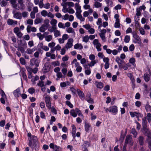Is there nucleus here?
I'll return each mask as SVG.
<instances>
[{
    "label": "nucleus",
    "instance_id": "obj_1",
    "mask_svg": "<svg viewBox=\"0 0 151 151\" xmlns=\"http://www.w3.org/2000/svg\"><path fill=\"white\" fill-rule=\"evenodd\" d=\"M77 114L79 116L83 117V115L81 111L78 108H76L75 109H71L70 112V115L73 117H77Z\"/></svg>",
    "mask_w": 151,
    "mask_h": 151
},
{
    "label": "nucleus",
    "instance_id": "obj_2",
    "mask_svg": "<svg viewBox=\"0 0 151 151\" xmlns=\"http://www.w3.org/2000/svg\"><path fill=\"white\" fill-rule=\"evenodd\" d=\"M133 37L134 39L133 40V42L135 44H138L139 45L142 44V42L140 38L139 35H137L135 31L132 32Z\"/></svg>",
    "mask_w": 151,
    "mask_h": 151
},
{
    "label": "nucleus",
    "instance_id": "obj_3",
    "mask_svg": "<svg viewBox=\"0 0 151 151\" xmlns=\"http://www.w3.org/2000/svg\"><path fill=\"white\" fill-rule=\"evenodd\" d=\"M147 124L146 117H144L142 119V125L143 127L144 134L145 133H148V134H149L150 132L147 128Z\"/></svg>",
    "mask_w": 151,
    "mask_h": 151
},
{
    "label": "nucleus",
    "instance_id": "obj_4",
    "mask_svg": "<svg viewBox=\"0 0 151 151\" xmlns=\"http://www.w3.org/2000/svg\"><path fill=\"white\" fill-rule=\"evenodd\" d=\"M29 141V145L31 146L36 145V143L38 140V139L37 136L32 135L31 137L28 138Z\"/></svg>",
    "mask_w": 151,
    "mask_h": 151
},
{
    "label": "nucleus",
    "instance_id": "obj_5",
    "mask_svg": "<svg viewBox=\"0 0 151 151\" xmlns=\"http://www.w3.org/2000/svg\"><path fill=\"white\" fill-rule=\"evenodd\" d=\"M45 100V101L46 105L48 109H50L51 107V103L50 101V97L49 95H47L46 93L44 94Z\"/></svg>",
    "mask_w": 151,
    "mask_h": 151
},
{
    "label": "nucleus",
    "instance_id": "obj_6",
    "mask_svg": "<svg viewBox=\"0 0 151 151\" xmlns=\"http://www.w3.org/2000/svg\"><path fill=\"white\" fill-rule=\"evenodd\" d=\"M17 21L12 19H9L7 20V24L10 26L14 27L17 24Z\"/></svg>",
    "mask_w": 151,
    "mask_h": 151
},
{
    "label": "nucleus",
    "instance_id": "obj_7",
    "mask_svg": "<svg viewBox=\"0 0 151 151\" xmlns=\"http://www.w3.org/2000/svg\"><path fill=\"white\" fill-rule=\"evenodd\" d=\"M145 134L147 136V139L148 146L149 148L151 151V137H150V132L149 134L148 133H145Z\"/></svg>",
    "mask_w": 151,
    "mask_h": 151
},
{
    "label": "nucleus",
    "instance_id": "obj_8",
    "mask_svg": "<svg viewBox=\"0 0 151 151\" xmlns=\"http://www.w3.org/2000/svg\"><path fill=\"white\" fill-rule=\"evenodd\" d=\"M73 39L71 38L69 39L68 40L67 42L65 45V47L67 49L70 48L71 47L73 46Z\"/></svg>",
    "mask_w": 151,
    "mask_h": 151
},
{
    "label": "nucleus",
    "instance_id": "obj_9",
    "mask_svg": "<svg viewBox=\"0 0 151 151\" xmlns=\"http://www.w3.org/2000/svg\"><path fill=\"white\" fill-rule=\"evenodd\" d=\"M108 111L110 112L115 113V114H116L117 112V107L115 106H113L109 108Z\"/></svg>",
    "mask_w": 151,
    "mask_h": 151
},
{
    "label": "nucleus",
    "instance_id": "obj_10",
    "mask_svg": "<svg viewBox=\"0 0 151 151\" xmlns=\"http://www.w3.org/2000/svg\"><path fill=\"white\" fill-rule=\"evenodd\" d=\"M49 146L51 149H53L52 151H59L60 147L56 145H54L52 143H51L49 145Z\"/></svg>",
    "mask_w": 151,
    "mask_h": 151
},
{
    "label": "nucleus",
    "instance_id": "obj_11",
    "mask_svg": "<svg viewBox=\"0 0 151 151\" xmlns=\"http://www.w3.org/2000/svg\"><path fill=\"white\" fill-rule=\"evenodd\" d=\"M75 7L76 12V14H81L82 12V10H81V6L79 5L78 3H76L75 4Z\"/></svg>",
    "mask_w": 151,
    "mask_h": 151
},
{
    "label": "nucleus",
    "instance_id": "obj_12",
    "mask_svg": "<svg viewBox=\"0 0 151 151\" xmlns=\"http://www.w3.org/2000/svg\"><path fill=\"white\" fill-rule=\"evenodd\" d=\"M72 127V135L73 138V139H75L76 137V128L74 125H72L71 126Z\"/></svg>",
    "mask_w": 151,
    "mask_h": 151
},
{
    "label": "nucleus",
    "instance_id": "obj_13",
    "mask_svg": "<svg viewBox=\"0 0 151 151\" xmlns=\"http://www.w3.org/2000/svg\"><path fill=\"white\" fill-rule=\"evenodd\" d=\"M27 30L28 33H29L31 31L35 32H36L37 31L35 27H31L29 25L27 26Z\"/></svg>",
    "mask_w": 151,
    "mask_h": 151
},
{
    "label": "nucleus",
    "instance_id": "obj_14",
    "mask_svg": "<svg viewBox=\"0 0 151 151\" xmlns=\"http://www.w3.org/2000/svg\"><path fill=\"white\" fill-rule=\"evenodd\" d=\"M86 101L89 104H93L94 103V101L93 99L91 98V94H88L86 96Z\"/></svg>",
    "mask_w": 151,
    "mask_h": 151
},
{
    "label": "nucleus",
    "instance_id": "obj_15",
    "mask_svg": "<svg viewBox=\"0 0 151 151\" xmlns=\"http://www.w3.org/2000/svg\"><path fill=\"white\" fill-rule=\"evenodd\" d=\"M94 84L98 88L101 89L103 87L104 84L102 82L96 81Z\"/></svg>",
    "mask_w": 151,
    "mask_h": 151
},
{
    "label": "nucleus",
    "instance_id": "obj_16",
    "mask_svg": "<svg viewBox=\"0 0 151 151\" xmlns=\"http://www.w3.org/2000/svg\"><path fill=\"white\" fill-rule=\"evenodd\" d=\"M13 94L16 97H18L20 95V90L19 88L15 90L13 92Z\"/></svg>",
    "mask_w": 151,
    "mask_h": 151
},
{
    "label": "nucleus",
    "instance_id": "obj_17",
    "mask_svg": "<svg viewBox=\"0 0 151 151\" xmlns=\"http://www.w3.org/2000/svg\"><path fill=\"white\" fill-rule=\"evenodd\" d=\"M91 125L88 122H85V130L86 132H88L89 131Z\"/></svg>",
    "mask_w": 151,
    "mask_h": 151
},
{
    "label": "nucleus",
    "instance_id": "obj_18",
    "mask_svg": "<svg viewBox=\"0 0 151 151\" xmlns=\"http://www.w3.org/2000/svg\"><path fill=\"white\" fill-rule=\"evenodd\" d=\"M77 92L79 97L81 99L84 97L85 95L82 91L79 89H77Z\"/></svg>",
    "mask_w": 151,
    "mask_h": 151
},
{
    "label": "nucleus",
    "instance_id": "obj_19",
    "mask_svg": "<svg viewBox=\"0 0 151 151\" xmlns=\"http://www.w3.org/2000/svg\"><path fill=\"white\" fill-rule=\"evenodd\" d=\"M27 68L28 71H30L32 73V72L34 74H36L38 71V68H37L32 69V68L29 67Z\"/></svg>",
    "mask_w": 151,
    "mask_h": 151
},
{
    "label": "nucleus",
    "instance_id": "obj_20",
    "mask_svg": "<svg viewBox=\"0 0 151 151\" xmlns=\"http://www.w3.org/2000/svg\"><path fill=\"white\" fill-rule=\"evenodd\" d=\"M37 60L35 58H32L31 60V64L32 65H35L36 67L39 66V63L38 62L36 63Z\"/></svg>",
    "mask_w": 151,
    "mask_h": 151
},
{
    "label": "nucleus",
    "instance_id": "obj_21",
    "mask_svg": "<svg viewBox=\"0 0 151 151\" xmlns=\"http://www.w3.org/2000/svg\"><path fill=\"white\" fill-rule=\"evenodd\" d=\"M20 4L19 6H18L17 4V7L19 8L17 9H21V10H23L25 8V5L23 4V2L22 3H19Z\"/></svg>",
    "mask_w": 151,
    "mask_h": 151
},
{
    "label": "nucleus",
    "instance_id": "obj_22",
    "mask_svg": "<svg viewBox=\"0 0 151 151\" xmlns=\"http://www.w3.org/2000/svg\"><path fill=\"white\" fill-rule=\"evenodd\" d=\"M132 137L130 135H127L126 137L125 143L126 144H128L130 143L131 141Z\"/></svg>",
    "mask_w": 151,
    "mask_h": 151
},
{
    "label": "nucleus",
    "instance_id": "obj_23",
    "mask_svg": "<svg viewBox=\"0 0 151 151\" xmlns=\"http://www.w3.org/2000/svg\"><path fill=\"white\" fill-rule=\"evenodd\" d=\"M25 71H26V70L24 69L22 70L21 72V75L24 79L26 80L27 78V76Z\"/></svg>",
    "mask_w": 151,
    "mask_h": 151
},
{
    "label": "nucleus",
    "instance_id": "obj_24",
    "mask_svg": "<svg viewBox=\"0 0 151 151\" xmlns=\"http://www.w3.org/2000/svg\"><path fill=\"white\" fill-rule=\"evenodd\" d=\"M74 48L75 49H79L81 50L83 48V46L81 44L77 43L74 45Z\"/></svg>",
    "mask_w": 151,
    "mask_h": 151
},
{
    "label": "nucleus",
    "instance_id": "obj_25",
    "mask_svg": "<svg viewBox=\"0 0 151 151\" xmlns=\"http://www.w3.org/2000/svg\"><path fill=\"white\" fill-rule=\"evenodd\" d=\"M16 0H10V2L11 3V4H12L13 8L15 9H17L19 8L18 7H17V8L16 7H17V4L16 3Z\"/></svg>",
    "mask_w": 151,
    "mask_h": 151
},
{
    "label": "nucleus",
    "instance_id": "obj_26",
    "mask_svg": "<svg viewBox=\"0 0 151 151\" xmlns=\"http://www.w3.org/2000/svg\"><path fill=\"white\" fill-rule=\"evenodd\" d=\"M62 11L65 13L68 12L69 13L72 14H73L75 12V11L74 9L71 8L67 9L65 11H64L63 9Z\"/></svg>",
    "mask_w": 151,
    "mask_h": 151
},
{
    "label": "nucleus",
    "instance_id": "obj_27",
    "mask_svg": "<svg viewBox=\"0 0 151 151\" xmlns=\"http://www.w3.org/2000/svg\"><path fill=\"white\" fill-rule=\"evenodd\" d=\"M43 70L44 72L47 73L50 70V67L48 65H45L43 68Z\"/></svg>",
    "mask_w": 151,
    "mask_h": 151
},
{
    "label": "nucleus",
    "instance_id": "obj_28",
    "mask_svg": "<svg viewBox=\"0 0 151 151\" xmlns=\"http://www.w3.org/2000/svg\"><path fill=\"white\" fill-rule=\"evenodd\" d=\"M144 79L145 81L147 82L150 79V75L147 73H145L143 76Z\"/></svg>",
    "mask_w": 151,
    "mask_h": 151
},
{
    "label": "nucleus",
    "instance_id": "obj_29",
    "mask_svg": "<svg viewBox=\"0 0 151 151\" xmlns=\"http://www.w3.org/2000/svg\"><path fill=\"white\" fill-rule=\"evenodd\" d=\"M14 17L16 19H20L22 18L21 14L18 12L15 13L14 14Z\"/></svg>",
    "mask_w": 151,
    "mask_h": 151
},
{
    "label": "nucleus",
    "instance_id": "obj_30",
    "mask_svg": "<svg viewBox=\"0 0 151 151\" xmlns=\"http://www.w3.org/2000/svg\"><path fill=\"white\" fill-rule=\"evenodd\" d=\"M130 40V36L129 35H126L125 36L124 41L126 43H128Z\"/></svg>",
    "mask_w": 151,
    "mask_h": 151
},
{
    "label": "nucleus",
    "instance_id": "obj_31",
    "mask_svg": "<svg viewBox=\"0 0 151 151\" xmlns=\"http://www.w3.org/2000/svg\"><path fill=\"white\" fill-rule=\"evenodd\" d=\"M144 138L143 137L140 136L139 138V142L140 145H142L144 144Z\"/></svg>",
    "mask_w": 151,
    "mask_h": 151
},
{
    "label": "nucleus",
    "instance_id": "obj_32",
    "mask_svg": "<svg viewBox=\"0 0 151 151\" xmlns=\"http://www.w3.org/2000/svg\"><path fill=\"white\" fill-rule=\"evenodd\" d=\"M66 31L67 32L69 33H73L74 34H75V33L74 29L72 27H69L68 28H67L66 29Z\"/></svg>",
    "mask_w": 151,
    "mask_h": 151
},
{
    "label": "nucleus",
    "instance_id": "obj_33",
    "mask_svg": "<svg viewBox=\"0 0 151 151\" xmlns=\"http://www.w3.org/2000/svg\"><path fill=\"white\" fill-rule=\"evenodd\" d=\"M17 50L20 51L22 55L26 53V51L24 48L22 46H19L17 49Z\"/></svg>",
    "mask_w": 151,
    "mask_h": 151
},
{
    "label": "nucleus",
    "instance_id": "obj_34",
    "mask_svg": "<svg viewBox=\"0 0 151 151\" xmlns=\"http://www.w3.org/2000/svg\"><path fill=\"white\" fill-rule=\"evenodd\" d=\"M52 38V37L51 35H48L45 37V40L47 42H50L51 41Z\"/></svg>",
    "mask_w": 151,
    "mask_h": 151
},
{
    "label": "nucleus",
    "instance_id": "obj_35",
    "mask_svg": "<svg viewBox=\"0 0 151 151\" xmlns=\"http://www.w3.org/2000/svg\"><path fill=\"white\" fill-rule=\"evenodd\" d=\"M60 62L58 61H53L52 62L51 65L54 67L59 66L60 65Z\"/></svg>",
    "mask_w": 151,
    "mask_h": 151
},
{
    "label": "nucleus",
    "instance_id": "obj_36",
    "mask_svg": "<svg viewBox=\"0 0 151 151\" xmlns=\"http://www.w3.org/2000/svg\"><path fill=\"white\" fill-rule=\"evenodd\" d=\"M115 61L118 64L120 63H124V61L121 59L120 58L119 56L116 57Z\"/></svg>",
    "mask_w": 151,
    "mask_h": 151
},
{
    "label": "nucleus",
    "instance_id": "obj_37",
    "mask_svg": "<svg viewBox=\"0 0 151 151\" xmlns=\"http://www.w3.org/2000/svg\"><path fill=\"white\" fill-rule=\"evenodd\" d=\"M145 109L147 112L151 111V106L148 103L145 106Z\"/></svg>",
    "mask_w": 151,
    "mask_h": 151
},
{
    "label": "nucleus",
    "instance_id": "obj_38",
    "mask_svg": "<svg viewBox=\"0 0 151 151\" xmlns=\"http://www.w3.org/2000/svg\"><path fill=\"white\" fill-rule=\"evenodd\" d=\"M106 3L108 6H110L112 7L113 6V2L111 0H105Z\"/></svg>",
    "mask_w": 151,
    "mask_h": 151
},
{
    "label": "nucleus",
    "instance_id": "obj_39",
    "mask_svg": "<svg viewBox=\"0 0 151 151\" xmlns=\"http://www.w3.org/2000/svg\"><path fill=\"white\" fill-rule=\"evenodd\" d=\"M37 85L38 86L40 87L45 86L44 82L42 81H39Z\"/></svg>",
    "mask_w": 151,
    "mask_h": 151
},
{
    "label": "nucleus",
    "instance_id": "obj_40",
    "mask_svg": "<svg viewBox=\"0 0 151 151\" xmlns=\"http://www.w3.org/2000/svg\"><path fill=\"white\" fill-rule=\"evenodd\" d=\"M56 76L58 78H64L65 76L63 75L62 73L61 72H59L57 73Z\"/></svg>",
    "mask_w": 151,
    "mask_h": 151
},
{
    "label": "nucleus",
    "instance_id": "obj_41",
    "mask_svg": "<svg viewBox=\"0 0 151 151\" xmlns=\"http://www.w3.org/2000/svg\"><path fill=\"white\" fill-rule=\"evenodd\" d=\"M35 89L33 87L29 88L28 89V92L30 94H33L35 92Z\"/></svg>",
    "mask_w": 151,
    "mask_h": 151
},
{
    "label": "nucleus",
    "instance_id": "obj_42",
    "mask_svg": "<svg viewBox=\"0 0 151 151\" xmlns=\"http://www.w3.org/2000/svg\"><path fill=\"white\" fill-rule=\"evenodd\" d=\"M89 41V37L88 35H85L83 37V41L85 42H87Z\"/></svg>",
    "mask_w": 151,
    "mask_h": 151
},
{
    "label": "nucleus",
    "instance_id": "obj_43",
    "mask_svg": "<svg viewBox=\"0 0 151 151\" xmlns=\"http://www.w3.org/2000/svg\"><path fill=\"white\" fill-rule=\"evenodd\" d=\"M95 7L97 8L101 7L102 6V4L98 1H96L94 3Z\"/></svg>",
    "mask_w": 151,
    "mask_h": 151
},
{
    "label": "nucleus",
    "instance_id": "obj_44",
    "mask_svg": "<svg viewBox=\"0 0 151 151\" xmlns=\"http://www.w3.org/2000/svg\"><path fill=\"white\" fill-rule=\"evenodd\" d=\"M136 15L137 16V18H139V16L141 15V13L140 9L137 8L136 10Z\"/></svg>",
    "mask_w": 151,
    "mask_h": 151
},
{
    "label": "nucleus",
    "instance_id": "obj_45",
    "mask_svg": "<svg viewBox=\"0 0 151 151\" xmlns=\"http://www.w3.org/2000/svg\"><path fill=\"white\" fill-rule=\"evenodd\" d=\"M146 117V119H147L148 122L150 123L151 122V114L150 113H147V116Z\"/></svg>",
    "mask_w": 151,
    "mask_h": 151
},
{
    "label": "nucleus",
    "instance_id": "obj_46",
    "mask_svg": "<svg viewBox=\"0 0 151 151\" xmlns=\"http://www.w3.org/2000/svg\"><path fill=\"white\" fill-rule=\"evenodd\" d=\"M66 104L70 108H73V105L71 103V102L68 101H66Z\"/></svg>",
    "mask_w": 151,
    "mask_h": 151
},
{
    "label": "nucleus",
    "instance_id": "obj_47",
    "mask_svg": "<svg viewBox=\"0 0 151 151\" xmlns=\"http://www.w3.org/2000/svg\"><path fill=\"white\" fill-rule=\"evenodd\" d=\"M49 22L50 21L48 19H46L44 21L45 25L46 26V28H47L49 25Z\"/></svg>",
    "mask_w": 151,
    "mask_h": 151
},
{
    "label": "nucleus",
    "instance_id": "obj_48",
    "mask_svg": "<svg viewBox=\"0 0 151 151\" xmlns=\"http://www.w3.org/2000/svg\"><path fill=\"white\" fill-rule=\"evenodd\" d=\"M131 133L133 134L134 137H136L137 135V132L134 129L132 128L131 130Z\"/></svg>",
    "mask_w": 151,
    "mask_h": 151
},
{
    "label": "nucleus",
    "instance_id": "obj_49",
    "mask_svg": "<svg viewBox=\"0 0 151 151\" xmlns=\"http://www.w3.org/2000/svg\"><path fill=\"white\" fill-rule=\"evenodd\" d=\"M37 35L40 40H42L44 38V35L41 34L40 33H37Z\"/></svg>",
    "mask_w": 151,
    "mask_h": 151
},
{
    "label": "nucleus",
    "instance_id": "obj_50",
    "mask_svg": "<svg viewBox=\"0 0 151 151\" xmlns=\"http://www.w3.org/2000/svg\"><path fill=\"white\" fill-rule=\"evenodd\" d=\"M60 35V32L58 30H56L54 31V36L55 37H58Z\"/></svg>",
    "mask_w": 151,
    "mask_h": 151
},
{
    "label": "nucleus",
    "instance_id": "obj_51",
    "mask_svg": "<svg viewBox=\"0 0 151 151\" xmlns=\"http://www.w3.org/2000/svg\"><path fill=\"white\" fill-rule=\"evenodd\" d=\"M39 79V77L37 76H33L32 79H31L32 82L35 81Z\"/></svg>",
    "mask_w": 151,
    "mask_h": 151
},
{
    "label": "nucleus",
    "instance_id": "obj_52",
    "mask_svg": "<svg viewBox=\"0 0 151 151\" xmlns=\"http://www.w3.org/2000/svg\"><path fill=\"white\" fill-rule=\"evenodd\" d=\"M0 93L1 94V97L6 98V95L4 91L2 89L0 90Z\"/></svg>",
    "mask_w": 151,
    "mask_h": 151
},
{
    "label": "nucleus",
    "instance_id": "obj_53",
    "mask_svg": "<svg viewBox=\"0 0 151 151\" xmlns=\"http://www.w3.org/2000/svg\"><path fill=\"white\" fill-rule=\"evenodd\" d=\"M41 14L42 16L45 17L47 16V12L46 11L43 10L41 12Z\"/></svg>",
    "mask_w": 151,
    "mask_h": 151
},
{
    "label": "nucleus",
    "instance_id": "obj_54",
    "mask_svg": "<svg viewBox=\"0 0 151 151\" xmlns=\"http://www.w3.org/2000/svg\"><path fill=\"white\" fill-rule=\"evenodd\" d=\"M99 35L102 40L104 42H106V40L105 38V35L102 33H100Z\"/></svg>",
    "mask_w": 151,
    "mask_h": 151
},
{
    "label": "nucleus",
    "instance_id": "obj_55",
    "mask_svg": "<svg viewBox=\"0 0 151 151\" xmlns=\"http://www.w3.org/2000/svg\"><path fill=\"white\" fill-rule=\"evenodd\" d=\"M57 22V21L54 19H52L51 21H50V24L52 25H56Z\"/></svg>",
    "mask_w": 151,
    "mask_h": 151
},
{
    "label": "nucleus",
    "instance_id": "obj_56",
    "mask_svg": "<svg viewBox=\"0 0 151 151\" xmlns=\"http://www.w3.org/2000/svg\"><path fill=\"white\" fill-rule=\"evenodd\" d=\"M129 63L134 65V64L135 62V58H131L129 60Z\"/></svg>",
    "mask_w": 151,
    "mask_h": 151
},
{
    "label": "nucleus",
    "instance_id": "obj_57",
    "mask_svg": "<svg viewBox=\"0 0 151 151\" xmlns=\"http://www.w3.org/2000/svg\"><path fill=\"white\" fill-rule=\"evenodd\" d=\"M83 27L85 28L87 30L89 29L91 27V25L89 24H87L85 25H83Z\"/></svg>",
    "mask_w": 151,
    "mask_h": 151
},
{
    "label": "nucleus",
    "instance_id": "obj_58",
    "mask_svg": "<svg viewBox=\"0 0 151 151\" xmlns=\"http://www.w3.org/2000/svg\"><path fill=\"white\" fill-rule=\"evenodd\" d=\"M120 21H116L114 24V27L115 28H119L120 27Z\"/></svg>",
    "mask_w": 151,
    "mask_h": 151
},
{
    "label": "nucleus",
    "instance_id": "obj_59",
    "mask_svg": "<svg viewBox=\"0 0 151 151\" xmlns=\"http://www.w3.org/2000/svg\"><path fill=\"white\" fill-rule=\"evenodd\" d=\"M135 116L138 119V118L142 117L143 116V115L141 113L136 112Z\"/></svg>",
    "mask_w": 151,
    "mask_h": 151
},
{
    "label": "nucleus",
    "instance_id": "obj_60",
    "mask_svg": "<svg viewBox=\"0 0 151 151\" xmlns=\"http://www.w3.org/2000/svg\"><path fill=\"white\" fill-rule=\"evenodd\" d=\"M101 44H99V45H96V48L97 50V51H101Z\"/></svg>",
    "mask_w": 151,
    "mask_h": 151
},
{
    "label": "nucleus",
    "instance_id": "obj_61",
    "mask_svg": "<svg viewBox=\"0 0 151 151\" xmlns=\"http://www.w3.org/2000/svg\"><path fill=\"white\" fill-rule=\"evenodd\" d=\"M46 26L44 25H43L40 28V31L41 32H43L45 31L46 29L45 28Z\"/></svg>",
    "mask_w": 151,
    "mask_h": 151
},
{
    "label": "nucleus",
    "instance_id": "obj_62",
    "mask_svg": "<svg viewBox=\"0 0 151 151\" xmlns=\"http://www.w3.org/2000/svg\"><path fill=\"white\" fill-rule=\"evenodd\" d=\"M14 32L15 34H16L18 32H19L20 30L19 28L17 27H15L13 29Z\"/></svg>",
    "mask_w": 151,
    "mask_h": 151
},
{
    "label": "nucleus",
    "instance_id": "obj_63",
    "mask_svg": "<svg viewBox=\"0 0 151 151\" xmlns=\"http://www.w3.org/2000/svg\"><path fill=\"white\" fill-rule=\"evenodd\" d=\"M19 60L20 63L22 65H25V59L23 58H21L19 59Z\"/></svg>",
    "mask_w": 151,
    "mask_h": 151
},
{
    "label": "nucleus",
    "instance_id": "obj_64",
    "mask_svg": "<svg viewBox=\"0 0 151 151\" xmlns=\"http://www.w3.org/2000/svg\"><path fill=\"white\" fill-rule=\"evenodd\" d=\"M96 63L95 60L91 61L88 64V65L92 67Z\"/></svg>",
    "mask_w": 151,
    "mask_h": 151
}]
</instances>
